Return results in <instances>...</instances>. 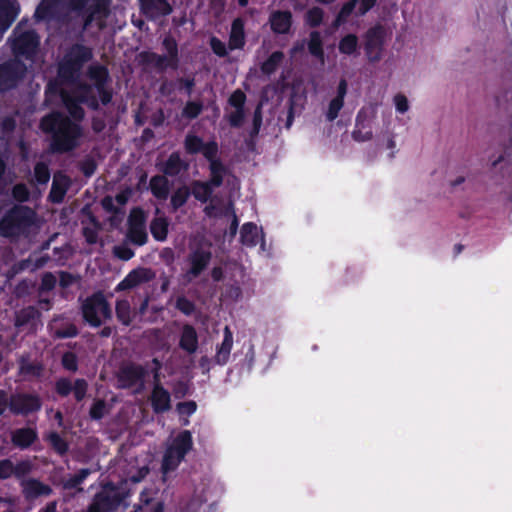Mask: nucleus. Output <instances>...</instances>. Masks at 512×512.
I'll return each mask as SVG.
<instances>
[{
  "instance_id": "5701e85b",
  "label": "nucleus",
  "mask_w": 512,
  "mask_h": 512,
  "mask_svg": "<svg viewBox=\"0 0 512 512\" xmlns=\"http://www.w3.org/2000/svg\"><path fill=\"white\" fill-rule=\"evenodd\" d=\"M192 448L193 438L189 430H182L179 432L173 439L172 443L167 447V449H171L173 453L182 459L185 458Z\"/></svg>"
},
{
  "instance_id": "f704fd0d",
  "label": "nucleus",
  "mask_w": 512,
  "mask_h": 512,
  "mask_svg": "<svg viewBox=\"0 0 512 512\" xmlns=\"http://www.w3.org/2000/svg\"><path fill=\"white\" fill-rule=\"evenodd\" d=\"M40 317V312L34 306H27L16 312L15 326L23 327L31 324Z\"/></svg>"
},
{
  "instance_id": "393cba45",
  "label": "nucleus",
  "mask_w": 512,
  "mask_h": 512,
  "mask_svg": "<svg viewBox=\"0 0 512 512\" xmlns=\"http://www.w3.org/2000/svg\"><path fill=\"white\" fill-rule=\"evenodd\" d=\"M20 12L19 5L10 0H0V28L7 30Z\"/></svg>"
},
{
  "instance_id": "f257e3e1",
  "label": "nucleus",
  "mask_w": 512,
  "mask_h": 512,
  "mask_svg": "<svg viewBox=\"0 0 512 512\" xmlns=\"http://www.w3.org/2000/svg\"><path fill=\"white\" fill-rule=\"evenodd\" d=\"M39 127L51 135L50 149L53 153L63 154L76 149L82 136L81 126L59 111L43 116Z\"/></svg>"
},
{
  "instance_id": "dca6fc26",
  "label": "nucleus",
  "mask_w": 512,
  "mask_h": 512,
  "mask_svg": "<svg viewBox=\"0 0 512 512\" xmlns=\"http://www.w3.org/2000/svg\"><path fill=\"white\" fill-rule=\"evenodd\" d=\"M184 149L190 155L201 153L205 159H209L213 153H219V146L215 140L204 142L200 136L191 133L185 136Z\"/></svg>"
},
{
  "instance_id": "69168bd1",
  "label": "nucleus",
  "mask_w": 512,
  "mask_h": 512,
  "mask_svg": "<svg viewBox=\"0 0 512 512\" xmlns=\"http://www.w3.org/2000/svg\"><path fill=\"white\" fill-rule=\"evenodd\" d=\"M373 109L361 108L356 116L355 124L357 127L368 128L370 127V117L373 113Z\"/></svg>"
},
{
  "instance_id": "13d9d810",
  "label": "nucleus",
  "mask_w": 512,
  "mask_h": 512,
  "mask_svg": "<svg viewBox=\"0 0 512 512\" xmlns=\"http://www.w3.org/2000/svg\"><path fill=\"white\" fill-rule=\"evenodd\" d=\"M19 370L20 373L23 375L38 376L40 375L42 367L39 364L31 363L27 359L21 358L19 362Z\"/></svg>"
},
{
  "instance_id": "a211bd4d",
  "label": "nucleus",
  "mask_w": 512,
  "mask_h": 512,
  "mask_svg": "<svg viewBox=\"0 0 512 512\" xmlns=\"http://www.w3.org/2000/svg\"><path fill=\"white\" fill-rule=\"evenodd\" d=\"M293 24V15L289 10H275L269 15L270 29L274 34L284 35L290 33Z\"/></svg>"
},
{
  "instance_id": "ddd939ff",
  "label": "nucleus",
  "mask_w": 512,
  "mask_h": 512,
  "mask_svg": "<svg viewBox=\"0 0 512 512\" xmlns=\"http://www.w3.org/2000/svg\"><path fill=\"white\" fill-rule=\"evenodd\" d=\"M88 388L89 384L84 378H76L72 381L70 378L60 377L54 384V391L59 397L66 398L73 393L76 402H82L85 399Z\"/></svg>"
},
{
  "instance_id": "3c124183",
  "label": "nucleus",
  "mask_w": 512,
  "mask_h": 512,
  "mask_svg": "<svg viewBox=\"0 0 512 512\" xmlns=\"http://www.w3.org/2000/svg\"><path fill=\"white\" fill-rule=\"evenodd\" d=\"M33 465L29 460H20L16 464L12 462V476L22 479L31 473Z\"/></svg>"
},
{
  "instance_id": "1a4fd4ad",
  "label": "nucleus",
  "mask_w": 512,
  "mask_h": 512,
  "mask_svg": "<svg viewBox=\"0 0 512 512\" xmlns=\"http://www.w3.org/2000/svg\"><path fill=\"white\" fill-rule=\"evenodd\" d=\"M42 399L37 393L18 392L10 395V412L27 417L42 409Z\"/></svg>"
},
{
  "instance_id": "4c0bfd02",
  "label": "nucleus",
  "mask_w": 512,
  "mask_h": 512,
  "mask_svg": "<svg viewBox=\"0 0 512 512\" xmlns=\"http://www.w3.org/2000/svg\"><path fill=\"white\" fill-rule=\"evenodd\" d=\"M51 448L60 456L67 454L69 450L68 442L56 431H52L45 437Z\"/></svg>"
},
{
  "instance_id": "864d4df0",
  "label": "nucleus",
  "mask_w": 512,
  "mask_h": 512,
  "mask_svg": "<svg viewBox=\"0 0 512 512\" xmlns=\"http://www.w3.org/2000/svg\"><path fill=\"white\" fill-rule=\"evenodd\" d=\"M175 308L186 316H191L196 310L194 302L184 295L177 297Z\"/></svg>"
},
{
  "instance_id": "72a5a7b5",
  "label": "nucleus",
  "mask_w": 512,
  "mask_h": 512,
  "mask_svg": "<svg viewBox=\"0 0 512 512\" xmlns=\"http://www.w3.org/2000/svg\"><path fill=\"white\" fill-rule=\"evenodd\" d=\"M150 232L152 237L159 242L167 239L169 232V221L165 216H159L152 219L150 222Z\"/></svg>"
},
{
  "instance_id": "052dcab7",
  "label": "nucleus",
  "mask_w": 512,
  "mask_h": 512,
  "mask_svg": "<svg viewBox=\"0 0 512 512\" xmlns=\"http://www.w3.org/2000/svg\"><path fill=\"white\" fill-rule=\"evenodd\" d=\"M495 100L499 109L512 112V90H506L503 94L497 95Z\"/></svg>"
},
{
  "instance_id": "f3484780",
  "label": "nucleus",
  "mask_w": 512,
  "mask_h": 512,
  "mask_svg": "<svg viewBox=\"0 0 512 512\" xmlns=\"http://www.w3.org/2000/svg\"><path fill=\"white\" fill-rule=\"evenodd\" d=\"M141 13L151 21L166 17L173 12L169 0H138Z\"/></svg>"
},
{
  "instance_id": "bb28decb",
  "label": "nucleus",
  "mask_w": 512,
  "mask_h": 512,
  "mask_svg": "<svg viewBox=\"0 0 512 512\" xmlns=\"http://www.w3.org/2000/svg\"><path fill=\"white\" fill-rule=\"evenodd\" d=\"M209 162V171H210V182L215 187H220L223 184L224 176L227 173V168L222 162V160L218 157V153H213L209 159H206Z\"/></svg>"
},
{
  "instance_id": "e433bc0d",
  "label": "nucleus",
  "mask_w": 512,
  "mask_h": 512,
  "mask_svg": "<svg viewBox=\"0 0 512 512\" xmlns=\"http://www.w3.org/2000/svg\"><path fill=\"white\" fill-rule=\"evenodd\" d=\"M308 51L315 58L324 59V48L321 33L313 30L309 34Z\"/></svg>"
},
{
  "instance_id": "c756f323",
  "label": "nucleus",
  "mask_w": 512,
  "mask_h": 512,
  "mask_svg": "<svg viewBox=\"0 0 512 512\" xmlns=\"http://www.w3.org/2000/svg\"><path fill=\"white\" fill-rule=\"evenodd\" d=\"M179 347L189 354L196 352L198 348V336L196 329L190 325L185 324L182 328Z\"/></svg>"
},
{
  "instance_id": "c03bdc74",
  "label": "nucleus",
  "mask_w": 512,
  "mask_h": 512,
  "mask_svg": "<svg viewBox=\"0 0 512 512\" xmlns=\"http://www.w3.org/2000/svg\"><path fill=\"white\" fill-rule=\"evenodd\" d=\"M190 190L186 186L177 188L171 196L170 205L173 211H177L184 206L190 196Z\"/></svg>"
},
{
  "instance_id": "39448f33",
  "label": "nucleus",
  "mask_w": 512,
  "mask_h": 512,
  "mask_svg": "<svg viewBox=\"0 0 512 512\" xmlns=\"http://www.w3.org/2000/svg\"><path fill=\"white\" fill-rule=\"evenodd\" d=\"M83 320L91 327H100L103 320L112 318V309L102 291L94 292L81 304Z\"/></svg>"
},
{
  "instance_id": "6e6d98bb",
  "label": "nucleus",
  "mask_w": 512,
  "mask_h": 512,
  "mask_svg": "<svg viewBox=\"0 0 512 512\" xmlns=\"http://www.w3.org/2000/svg\"><path fill=\"white\" fill-rule=\"evenodd\" d=\"M62 367L69 372H76L78 370V357L72 351H66L61 357Z\"/></svg>"
},
{
  "instance_id": "4468645a",
  "label": "nucleus",
  "mask_w": 512,
  "mask_h": 512,
  "mask_svg": "<svg viewBox=\"0 0 512 512\" xmlns=\"http://www.w3.org/2000/svg\"><path fill=\"white\" fill-rule=\"evenodd\" d=\"M384 35L385 32L381 25H376L367 30L364 49L369 61L377 62L381 59Z\"/></svg>"
},
{
  "instance_id": "338daca9",
  "label": "nucleus",
  "mask_w": 512,
  "mask_h": 512,
  "mask_svg": "<svg viewBox=\"0 0 512 512\" xmlns=\"http://www.w3.org/2000/svg\"><path fill=\"white\" fill-rule=\"evenodd\" d=\"M371 127L362 128L355 125V129L352 132V138L357 142H365L372 139Z\"/></svg>"
},
{
  "instance_id": "0eeeda50",
  "label": "nucleus",
  "mask_w": 512,
  "mask_h": 512,
  "mask_svg": "<svg viewBox=\"0 0 512 512\" xmlns=\"http://www.w3.org/2000/svg\"><path fill=\"white\" fill-rule=\"evenodd\" d=\"M27 67L17 58L9 59L0 64V94L18 86L25 77Z\"/></svg>"
},
{
  "instance_id": "b1692460",
  "label": "nucleus",
  "mask_w": 512,
  "mask_h": 512,
  "mask_svg": "<svg viewBox=\"0 0 512 512\" xmlns=\"http://www.w3.org/2000/svg\"><path fill=\"white\" fill-rule=\"evenodd\" d=\"M23 494L26 499H36L41 496H49L52 494V488L39 479L30 478L22 483Z\"/></svg>"
},
{
  "instance_id": "20e7f679",
  "label": "nucleus",
  "mask_w": 512,
  "mask_h": 512,
  "mask_svg": "<svg viewBox=\"0 0 512 512\" xmlns=\"http://www.w3.org/2000/svg\"><path fill=\"white\" fill-rule=\"evenodd\" d=\"M62 101L70 116L77 121L83 120L85 116L81 104L86 105L92 111H97L100 108V102L93 93V86L87 83L81 84L75 95L64 93Z\"/></svg>"
},
{
  "instance_id": "6e6552de",
  "label": "nucleus",
  "mask_w": 512,
  "mask_h": 512,
  "mask_svg": "<svg viewBox=\"0 0 512 512\" xmlns=\"http://www.w3.org/2000/svg\"><path fill=\"white\" fill-rule=\"evenodd\" d=\"M70 11L84 18V26H89L95 17L106 13L111 0H64Z\"/></svg>"
},
{
  "instance_id": "37998d69",
  "label": "nucleus",
  "mask_w": 512,
  "mask_h": 512,
  "mask_svg": "<svg viewBox=\"0 0 512 512\" xmlns=\"http://www.w3.org/2000/svg\"><path fill=\"white\" fill-rule=\"evenodd\" d=\"M324 19V11L322 8L318 6H314L307 10L304 15V21L307 26L310 28L319 27Z\"/></svg>"
},
{
  "instance_id": "bf43d9fd",
  "label": "nucleus",
  "mask_w": 512,
  "mask_h": 512,
  "mask_svg": "<svg viewBox=\"0 0 512 512\" xmlns=\"http://www.w3.org/2000/svg\"><path fill=\"white\" fill-rule=\"evenodd\" d=\"M148 270L146 269H136L132 270L128 273L126 276L132 286L135 288L136 286L140 285L141 283L147 282L149 280L148 277Z\"/></svg>"
},
{
  "instance_id": "de8ad7c7",
  "label": "nucleus",
  "mask_w": 512,
  "mask_h": 512,
  "mask_svg": "<svg viewBox=\"0 0 512 512\" xmlns=\"http://www.w3.org/2000/svg\"><path fill=\"white\" fill-rule=\"evenodd\" d=\"M127 237L136 246H143L148 241L146 227L128 228Z\"/></svg>"
},
{
  "instance_id": "412c9836",
  "label": "nucleus",
  "mask_w": 512,
  "mask_h": 512,
  "mask_svg": "<svg viewBox=\"0 0 512 512\" xmlns=\"http://www.w3.org/2000/svg\"><path fill=\"white\" fill-rule=\"evenodd\" d=\"M38 440V433L35 428L22 427L11 432V443L20 450H26Z\"/></svg>"
},
{
  "instance_id": "a18cd8bd",
  "label": "nucleus",
  "mask_w": 512,
  "mask_h": 512,
  "mask_svg": "<svg viewBox=\"0 0 512 512\" xmlns=\"http://www.w3.org/2000/svg\"><path fill=\"white\" fill-rule=\"evenodd\" d=\"M91 470L88 468L80 469L76 474L71 475L63 483V488L66 490L77 489L85 479L90 475Z\"/></svg>"
},
{
  "instance_id": "6ab92c4d",
  "label": "nucleus",
  "mask_w": 512,
  "mask_h": 512,
  "mask_svg": "<svg viewBox=\"0 0 512 512\" xmlns=\"http://www.w3.org/2000/svg\"><path fill=\"white\" fill-rule=\"evenodd\" d=\"M149 400L155 414L168 412L172 407L171 394L163 385H153Z\"/></svg>"
},
{
  "instance_id": "58836bf2",
  "label": "nucleus",
  "mask_w": 512,
  "mask_h": 512,
  "mask_svg": "<svg viewBox=\"0 0 512 512\" xmlns=\"http://www.w3.org/2000/svg\"><path fill=\"white\" fill-rule=\"evenodd\" d=\"M115 313L118 321L121 322L124 326H129L131 324V306L128 300H117Z\"/></svg>"
},
{
  "instance_id": "cd10ccee",
  "label": "nucleus",
  "mask_w": 512,
  "mask_h": 512,
  "mask_svg": "<svg viewBox=\"0 0 512 512\" xmlns=\"http://www.w3.org/2000/svg\"><path fill=\"white\" fill-rule=\"evenodd\" d=\"M233 346V334L228 326L224 328L222 343L217 346L214 362L220 366L225 365L229 361L231 349Z\"/></svg>"
},
{
  "instance_id": "8fccbe9b",
  "label": "nucleus",
  "mask_w": 512,
  "mask_h": 512,
  "mask_svg": "<svg viewBox=\"0 0 512 512\" xmlns=\"http://www.w3.org/2000/svg\"><path fill=\"white\" fill-rule=\"evenodd\" d=\"M146 215L142 208L136 207L130 211L128 216V228L145 227Z\"/></svg>"
},
{
  "instance_id": "09e8293b",
  "label": "nucleus",
  "mask_w": 512,
  "mask_h": 512,
  "mask_svg": "<svg viewBox=\"0 0 512 512\" xmlns=\"http://www.w3.org/2000/svg\"><path fill=\"white\" fill-rule=\"evenodd\" d=\"M51 177L48 164L45 162H37L34 166V178L38 185H46Z\"/></svg>"
},
{
  "instance_id": "603ef678",
  "label": "nucleus",
  "mask_w": 512,
  "mask_h": 512,
  "mask_svg": "<svg viewBox=\"0 0 512 512\" xmlns=\"http://www.w3.org/2000/svg\"><path fill=\"white\" fill-rule=\"evenodd\" d=\"M178 91L184 92L186 95L191 96L196 85L194 75L187 77H178L175 81Z\"/></svg>"
},
{
  "instance_id": "f8f14e48",
  "label": "nucleus",
  "mask_w": 512,
  "mask_h": 512,
  "mask_svg": "<svg viewBox=\"0 0 512 512\" xmlns=\"http://www.w3.org/2000/svg\"><path fill=\"white\" fill-rule=\"evenodd\" d=\"M40 45V38L36 31L28 30L15 37L11 43V50L15 57H24L33 60Z\"/></svg>"
},
{
  "instance_id": "aec40b11",
  "label": "nucleus",
  "mask_w": 512,
  "mask_h": 512,
  "mask_svg": "<svg viewBox=\"0 0 512 512\" xmlns=\"http://www.w3.org/2000/svg\"><path fill=\"white\" fill-rule=\"evenodd\" d=\"M240 242L246 247H255L261 242V247L264 249L265 240L262 228H258L254 222H246L240 229Z\"/></svg>"
},
{
  "instance_id": "7ed1b4c3",
  "label": "nucleus",
  "mask_w": 512,
  "mask_h": 512,
  "mask_svg": "<svg viewBox=\"0 0 512 512\" xmlns=\"http://www.w3.org/2000/svg\"><path fill=\"white\" fill-rule=\"evenodd\" d=\"M36 222V212L25 205H14L0 219V236L15 238L25 235Z\"/></svg>"
},
{
  "instance_id": "e2e57ef3",
  "label": "nucleus",
  "mask_w": 512,
  "mask_h": 512,
  "mask_svg": "<svg viewBox=\"0 0 512 512\" xmlns=\"http://www.w3.org/2000/svg\"><path fill=\"white\" fill-rule=\"evenodd\" d=\"M245 102L246 94L240 89H236L228 98L229 105L235 109H244Z\"/></svg>"
},
{
  "instance_id": "680f3d73",
  "label": "nucleus",
  "mask_w": 512,
  "mask_h": 512,
  "mask_svg": "<svg viewBox=\"0 0 512 512\" xmlns=\"http://www.w3.org/2000/svg\"><path fill=\"white\" fill-rule=\"evenodd\" d=\"M344 106V101L333 98L328 106V110L326 112V119L329 122H333L339 115L340 110Z\"/></svg>"
},
{
  "instance_id": "49530a36",
  "label": "nucleus",
  "mask_w": 512,
  "mask_h": 512,
  "mask_svg": "<svg viewBox=\"0 0 512 512\" xmlns=\"http://www.w3.org/2000/svg\"><path fill=\"white\" fill-rule=\"evenodd\" d=\"M203 111V104L201 101H187L182 109L181 115L185 119H196Z\"/></svg>"
},
{
  "instance_id": "2f4dec72",
  "label": "nucleus",
  "mask_w": 512,
  "mask_h": 512,
  "mask_svg": "<svg viewBox=\"0 0 512 512\" xmlns=\"http://www.w3.org/2000/svg\"><path fill=\"white\" fill-rule=\"evenodd\" d=\"M149 187L153 196L159 200H166L169 196L170 184L167 176L155 175L151 177Z\"/></svg>"
},
{
  "instance_id": "ea45409f",
  "label": "nucleus",
  "mask_w": 512,
  "mask_h": 512,
  "mask_svg": "<svg viewBox=\"0 0 512 512\" xmlns=\"http://www.w3.org/2000/svg\"><path fill=\"white\" fill-rule=\"evenodd\" d=\"M338 49L341 54L353 55L358 49V37L355 34H347L342 37L338 44Z\"/></svg>"
},
{
  "instance_id": "4d7b16f0",
  "label": "nucleus",
  "mask_w": 512,
  "mask_h": 512,
  "mask_svg": "<svg viewBox=\"0 0 512 512\" xmlns=\"http://www.w3.org/2000/svg\"><path fill=\"white\" fill-rule=\"evenodd\" d=\"M106 413V403L103 399H96L90 407L89 416L92 420H101Z\"/></svg>"
},
{
  "instance_id": "774afa93",
  "label": "nucleus",
  "mask_w": 512,
  "mask_h": 512,
  "mask_svg": "<svg viewBox=\"0 0 512 512\" xmlns=\"http://www.w3.org/2000/svg\"><path fill=\"white\" fill-rule=\"evenodd\" d=\"M210 47L213 53L219 57H225L228 54L226 44L215 36L210 38Z\"/></svg>"
},
{
  "instance_id": "2eb2a0df",
  "label": "nucleus",
  "mask_w": 512,
  "mask_h": 512,
  "mask_svg": "<svg viewBox=\"0 0 512 512\" xmlns=\"http://www.w3.org/2000/svg\"><path fill=\"white\" fill-rule=\"evenodd\" d=\"M212 259V252L209 248L197 246L191 250L188 255L190 268L187 276L190 279L199 277L209 266Z\"/></svg>"
},
{
  "instance_id": "9b49d317",
  "label": "nucleus",
  "mask_w": 512,
  "mask_h": 512,
  "mask_svg": "<svg viewBox=\"0 0 512 512\" xmlns=\"http://www.w3.org/2000/svg\"><path fill=\"white\" fill-rule=\"evenodd\" d=\"M148 375L147 369L134 362L123 364L117 373V380L119 386L124 389H130L139 385L142 389L145 384V379Z\"/></svg>"
},
{
  "instance_id": "4be33fe9",
  "label": "nucleus",
  "mask_w": 512,
  "mask_h": 512,
  "mask_svg": "<svg viewBox=\"0 0 512 512\" xmlns=\"http://www.w3.org/2000/svg\"><path fill=\"white\" fill-rule=\"evenodd\" d=\"M189 164L181 158L178 151L172 152L167 160L159 166V170L169 177H176L181 172L188 170Z\"/></svg>"
},
{
  "instance_id": "0e129e2a",
  "label": "nucleus",
  "mask_w": 512,
  "mask_h": 512,
  "mask_svg": "<svg viewBox=\"0 0 512 512\" xmlns=\"http://www.w3.org/2000/svg\"><path fill=\"white\" fill-rule=\"evenodd\" d=\"M56 283V277L51 272H45L41 278L39 292L43 293L53 290L56 286Z\"/></svg>"
},
{
  "instance_id": "9d476101",
  "label": "nucleus",
  "mask_w": 512,
  "mask_h": 512,
  "mask_svg": "<svg viewBox=\"0 0 512 512\" xmlns=\"http://www.w3.org/2000/svg\"><path fill=\"white\" fill-rule=\"evenodd\" d=\"M87 76L94 82L92 85L93 92L96 90L98 93L99 102L104 106L110 104L113 98V91L107 87L109 81V71L107 67L101 64L91 65L88 68Z\"/></svg>"
},
{
  "instance_id": "a878e982",
  "label": "nucleus",
  "mask_w": 512,
  "mask_h": 512,
  "mask_svg": "<svg viewBox=\"0 0 512 512\" xmlns=\"http://www.w3.org/2000/svg\"><path fill=\"white\" fill-rule=\"evenodd\" d=\"M69 185L70 179L68 176L62 174L55 175L48 196L49 200L52 203H61L64 200Z\"/></svg>"
},
{
  "instance_id": "c85d7f7f",
  "label": "nucleus",
  "mask_w": 512,
  "mask_h": 512,
  "mask_svg": "<svg viewBox=\"0 0 512 512\" xmlns=\"http://www.w3.org/2000/svg\"><path fill=\"white\" fill-rule=\"evenodd\" d=\"M228 44L231 50L242 49L245 45V24L240 17L232 22Z\"/></svg>"
},
{
  "instance_id": "423d86ee",
  "label": "nucleus",
  "mask_w": 512,
  "mask_h": 512,
  "mask_svg": "<svg viewBox=\"0 0 512 512\" xmlns=\"http://www.w3.org/2000/svg\"><path fill=\"white\" fill-rule=\"evenodd\" d=\"M128 496V492L120 491L114 484L108 483L94 495L90 504L97 512H116L121 506H128L125 503Z\"/></svg>"
},
{
  "instance_id": "a19ab883",
  "label": "nucleus",
  "mask_w": 512,
  "mask_h": 512,
  "mask_svg": "<svg viewBox=\"0 0 512 512\" xmlns=\"http://www.w3.org/2000/svg\"><path fill=\"white\" fill-rule=\"evenodd\" d=\"M142 60L146 64H152L160 71L169 68V59L165 55H160L155 52H145L141 54Z\"/></svg>"
},
{
  "instance_id": "c9c22d12",
  "label": "nucleus",
  "mask_w": 512,
  "mask_h": 512,
  "mask_svg": "<svg viewBox=\"0 0 512 512\" xmlns=\"http://www.w3.org/2000/svg\"><path fill=\"white\" fill-rule=\"evenodd\" d=\"M285 55L282 51H274L271 55L261 64L260 69L263 74L271 75L276 72L281 63L283 62Z\"/></svg>"
},
{
  "instance_id": "473e14b6",
  "label": "nucleus",
  "mask_w": 512,
  "mask_h": 512,
  "mask_svg": "<svg viewBox=\"0 0 512 512\" xmlns=\"http://www.w3.org/2000/svg\"><path fill=\"white\" fill-rule=\"evenodd\" d=\"M215 186H213L208 181H200L195 180L191 184V191L190 193L194 196V198L202 203H206L210 200L213 189Z\"/></svg>"
},
{
  "instance_id": "5fc2aeb1",
  "label": "nucleus",
  "mask_w": 512,
  "mask_h": 512,
  "mask_svg": "<svg viewBox=\"0 0 512 512\" xmlns=\"http://www.w3.org/2000/svg\"><path fill=\"white\" fill-rule=\"evenodd\" d=\"M11 195L19 203L27 202L30 198V191L26 184L17 183L12 187Z\"/></svg>"
},
{
  "instance_id": "f03ea898",
  "label": "nucleus",
  "mask_w": 512,
  "mask_h": 512,
  "mask_svg": "<svg viewBox=\"0 0 512 512\" xmlns=\"http://www.w3.org/2000/svg\"><path fill=\"white\" fill-rule=\"evenodd\" d=\"M93 49L82 43H73L64 52L57 66V77L64 84L76 83L85 65L93 59Z\"/></svg>"
},
{
  "instance_id": "79ce46f5",
  "label": "nucleus",
  "mask_w": 512,
  "mask_h": 512,
  "mask_svg": "<svg viewBox=\"0 0 512 512\" xmlns=\"http://www.w3.org/2000/svg\"><path fill=\"white\" fill-rule=\"evenodd\" d=\"M183 460L184 459L173 453L171 449L166 448L161 463L162 472L167 474L169 472L175 471Z\"/></svg>"
},
{
  "instance_id": "7c9ffc66",
  "label": "nucleus",
  "mask_w": 512,
  "mask_h": 512,
  "mask_svg": "<svg viewBox=\"0 0 512 512\" xmlns=\"http://www.w3.org/2000/svg\"><path fill=\"white\" fill-rule=\"evenodd\" d=\"M162 48L166 51V57L169 59V68L177 70L180 64L179 48L177 40L171 35L167 34L162 39Z\"/></svg>"
}]
</instances>
